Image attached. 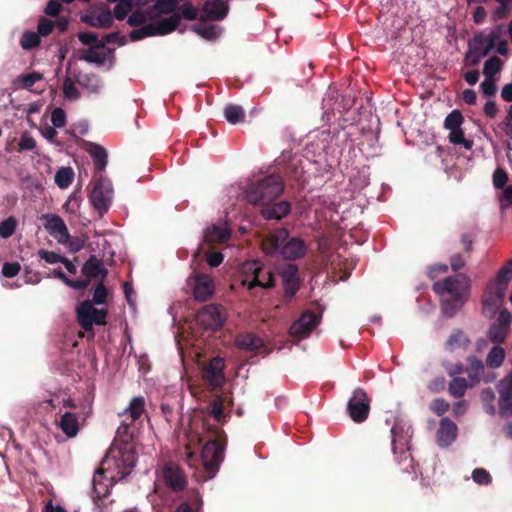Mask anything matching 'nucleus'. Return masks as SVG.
<instances>
[{"label":"nucleus","instance_id":"nucleus-48","mask_svg":"<svg viewBox=\"0 0 512 512\" xmlns=\"http://www.w3.org/2000/svg\"><path fill=\"white\" fill-rule=\"evenodd\" d=\"M512 279V259L509 260L498 272L495 282L508 286Z\"/></svg>","mask_w":512,"mask_h":512},{"label":"nucleus","instance_id":"nucleus-43","mask_svg":"<svg viewBox=\"0 0 512 512\" xmlns=\"http://www.w3.org/2000/svg\"><path fill=\"white\" fill-rule=\"evenodd\" d=\"M507 333L508 331L506 329L496 326L495 324L492 323L488 329L487 337L491 342L495 343L496 345H499L500 343L504 342Z\"/></svg>","mask_w":512,"mask_h":512},{"label":"nucleus","instance_id":"nucleus-17","mask_svg":"<svg viewBox=\"0 0 512 512\" xmlns=\"http://www.w3.org/2000/svg\"><path fill=\"white\" fill-rule=\"evenodd\" d=\"M193 295L198 301L208 300L214 293V281L211 276L198 273L193 276Z\"/></svg>","mask_w":512,"mask_h":512},{"label":"nucleus","instance_id":"nucleus-34","mask_svg":"<svg viewBox=\"0 0 512 512\" xmlns=\"http://www.w3.org/2000/svg\"><path fill=\"white\" fill-rule=\"evenodd\" d=\"M470 344V340L467 335L461 331H454L446 342V348L448 350H454L456 348H466Z\"/></svg>","mask_w":512,"mask_h":512},{"label":"nucleus","instance_id":"nucleus-40","mask_svg":"<svg viewBox=\"0 0 512 512\" xmlns=\"http://www.w3.org/2000/svg\"><path fill=\"white\" fill-rule=\"evenodd\" d=\"M42 78L43 75L41 73L34 71L29 74L18 76L16 83L19 84L21 88L30 90L31 87Z\"/></svg>","mask_w":512,"mask_h":512},{"label":"nucleus","instance_id":"nucleus-26","mask_svg":"<svg viewBox=\"0 0 512 512\" xmlns=\"http://www.w3.org/2000/svg\"><path fill=\"white\" fill-rule=\"evenodd\" d=\"M86 151L92 157L96 171H103L108 163V155L105 148L99 144L88 142L86 144Z\"/></svg>","mask_w":512,"mask_h":512},{"label":"nucleus","instance_id":"nucleus-49","mask_svg":"<svg viewBox=\"0 0 512 512\" xmlns=\"http://www.w3.org/2000/svg\"><path fill=\"white\" fill-rule=\"evenodd\" d=\"M63 93L69 100H78L81 96L72 79L69 77H66L63 81Z\"/></svg>","mask_w":512,"mask_h":512},{"label":"nucleus","instance_id":"nucleus-3","mask_svg":"<svg viewBox=\"0 0 512 512\" xmlns=\"http://www.w3.org/2000/svg\"><path fill=\"white\" fill-rule=\"evenodd\" d=\"M284 188L283 178L278 174H270L249 183L245 196L249 203L263 207L276 201Z\"/></svg>","mask_w":512,"mask_h":512},{"label":"nucleus","instance_id":"nucleus-38","mask_svg":"<svg viewBox=\"0 0 512 512\" xmlns=\"http://www.w3.org/2000/svg\"><path fill=\"white\" fill-rule=\"evenodd\" d=\"M448 140L454 145H463L467 150L473 147V141L465 138L462 128L450 131Z\"/></svg>","mask_w":512,"mask_h":512},{"label":"nucleus","instance_id":"nucleus-35","mask_svg":"<svg viewBox=\"0 0 512 512\" xmlns=\"http://www.w3.org/2000/svg\"><path fill=\"white\" fill-rule=\"evenodd\" d=\"M470 387V383L465 378L462 377H454L453 380L449 383L448 391L449 394L455 398H460L464 396L467 388Z\"/></svg>","mask_w":512,"mask_h":512},{"label":"nucleus","instance_id":"nucleus-10","mask_svg":"<svg viewBox=\"0 0 512 512\" xmlns=\"http://www.w3.org/2000/svg\"><path fill=\"white\" fill-rule=\"evenodd\" d=\"M347 412L355 423H363L370 413V399L363 388H357L347 403Z\"/></svg>","mask_w":512,"mask_h":512},{"label":"nucleus","instance_id":"nucleus-19","mask_svg":"<svg viewBox=\"0 0 512 512\" xmlns=\"http://www.w3.org/2000/svg\"><path fill=\"white\" fill-rule=\"evenodd\" d=\"M506 290V286H504L503 284H499L497 282L488 285L483 294V310H494L495 308H497L501 304L505 296Z\"/></svg>","mask_w":512,"mask_h":512},{"label":"nucleus","instance_id":"nucleus-24","mask_svg":"<svg viewBox=\"0 0 512 512\" xmlns=\"http://www.w3.org/2000/svg\"><path fill=\"white\" fill-rule=\"evenodd\" d=\"M237 348L249 352H256L264 347V341L254 333H241L235 338Z\"/></svg>","mask_w":512,"mask_h":512},{"label":"nucleus","instance_id":"nucleus-50","mask_svg":"<svg viewBox=\"0 0 512 512\" xmlns=\"http://www.w3.org/2000/svg\"><path fill=\"white\" fill-rule=\"evenodd\" d=\"M403 432L404 427L398 423H395L391 428L392 449L394 452L397 448V443L400 445H404L406 443V438L402 435Z\"/></svg>","mask_w":512,"mask_h":512},{"label":"nucleus","instance_id":"nucleus-62","mask_svg":"<svg viewBox=\"0 0 512 512\" xmlns=\"http://www.w3.org/2000/svg\"><path fill=\"white\" fill-rule=\"evenodd\" d=\"M21 266L18 262H7L3 264L2 274L7 278H13L20 272Z\"/></svg>","mask_w":512,"mask_h":512},{"label":"nucleus","instance_id":"nucleus-29","mask_svg":"<svg viewBox=\"0 0 512 512\" xmlns=\"http://www.w3.org/2000/svg\"><path fill=\"white\" fill-rule=\"evenodd\" d=\"M59 426L69 438L75 437L79 432V421L75 413L66 412L60 419Z\"/></svg>","mask_w":512,"mask_h":512},{"label":"nucleus","instance_id":"nucleus-60","mask_svg":"<svg viewBox=\"0 0 512 512\" xmlns=\"http://www.w3.org/2000/svg\"><path fill=\"white\" fill-rule=\"evenodd\" d=\"M508 181V175L502 168H497L493 173V184L495 188L502 189Z\"/></svg>","mask_w":512,"mask_h":512},{"label":"nucleus","instance_id":"nucleus-22","mask_svg":"<svg viewBox=\"0 0 512 512\" xmlns=\"http://www.w3.org/2000/svg\"><path fill=\"white\" fill-rule=\"evenodd\" d=\"M457 436V426L449 418H442L437 430V442L441 447L449 446Z\"/></svg>","mask_w":512,"mask_h":512},{"label":"nucleus","instance_id":"nucleus-57","mask_svg":"<svg viewBox=\"0 0 512 512\" xmlns=\"http://www.w3.org/2000/svg\"><path fill=\"white\" fill-rule=\"evenodd\" d=\"M132 6L129 1H120L115 7H114V16L117 20H124L126 16L128 15L129 11L131 10Z\"/></svg>","mask_w":512,"mask_h":512},{"label":"nucleus","instance_id":"nucleus-23","mask_svg":"<svg viewBox=\"0 0 512 512\" xmlns=\"http://www.w3.org/2000/svg\"><path fill=\"white\" fill-rule=\"evenodd\" d=\"M81 272L88 280L96 279L98 276L100 279L106 280L108 275V270L104 267L102 260L94 255H91L84 263Z\"/></svg>","mask_w":512,"mask_h":512},{"label":"nucleus","instance_id":"nucleus-51","mask_svg":"<svg viewBox=\"0 0 512 512\" xmlns=\"http://www.w3.org/2000/svg\"><path fill=\"white\" fill-rule=\"evenodd\" d=\"M16 220L13 217H8L0 222V237L8 238L12 236L16 230Z\"/></svg>","mask_w":512,"mask_h":512},{"label":"nucleus","instance_id":"nucleus-16","mask_svg":"<svg viewBox=\"0 0 512 512\" xmlns=\"http://www.w3.org/2000/svg\"><path fill=\"white\" fill-rule=\"evenodd\" d=\"M224 367L223 358L214 357L203 369V379L213 388L220 387L224 381Z\"/></svg>","mask_w":512,"mask_h":512},{"label":"nucleus","instance_id":"nucleus-6","mask_svg":"<svg viewBox=\"0 0 512 512\" xmlns=\"http://www.w3.org/2000/svg\"><path fill=\"white\" fill-rule=\"evenodd\" d=\"M278 276L283 287L282 303L289 304L301 287L299 268L296 264H285L278 270Z\"/></svg>","mask_w":512,"mask_h":512},{"label":"nucleus","instance_id":"nucleus-11","mask_svg":"<svg viewBox=\"0 0 512 512\" xmlns=\"http://www.w3.org/2000/svg\"><path fill=\"white\" fill-rule=\"evenodd\" d=\"M224 308L221 305H205L196 315L197 323L206 330L217 331L225 322Z\"/></svg>","mask_w":512,"mask_h":512},{"label":"nucleus","instance_id":"nucleus-59","mask_svg":"<svg viewBox=\"0 0 512 512\" xmlns=\"http://www.w3.org/2000/svg\"><path fill=\"white\" fill-rule=\"evenodd\" d=\"M51 122L54 127L61 128L66 123V114L62 108H55L51 114Z\"/></svg>","mask_w":512,"mask_h":512},{"label":"nucleus","instance_id":"nucleus-2","mask_svg":"<svg viewBox=\"0 0 512 512\" xmlns=\"http://www.w3.org/2000/svg\"><path fill=\"white\" fill-rule=\"evenodd\" d=\"M262 250L267 255L278 253L285 260H298L306 256L308 246L299 237H289V230L277 228L262 240Z\"/></svg>","mask_w":512,"mask_h":512},{"label":"nucleus","instance_id":"nucleus-55","mask_svg":"<svg viewBox=\"0 0 512 512\" xmlns=\"http://www.w3.org/2000/svg\"><path fill=\"white\" fill-rule=\"evenodd\" d=\"M449 408L450 404L442 398H436L430 404V410L437 416L444 415Z\"/></svg>","mask_w":512,"mask_h":512},{"label":"nucleus","instance_id":"nucleus-28","mask_svg":"<svg viewBox=\"0 0 512 512\" xmlns=\"http://www.w3.org/2000/svg\"><path fill=\"white\" fill-rule=\"evenodd\" d=\"M82 21L91 27L109 28L113 23V17L109 10L99 14H90L82 17Z\"/></svg>","mask_w":512,"mask_h":512},{"label":"nucleus","instance_id":"nucleus-5","mask_svg":"<svg viewBox=\"0 0 512 512\" xmlns=\"http://www.w3.org/2000/svg\"><path fill=\"white\" fill-rule=\"evenodd\" d=\"M223 431L219 427L214 428V438L207 440L201 451V459L207 472L214 476L224 458L225 440Z\"/></svg>","mask_w":512,"mask_h":512},{"label":"nucleus","instance_id":"nucleus-45","mask_svg":"<svg viewBox=\"0 0 512 512\" xmlns=\"http://www.w3.org/2000/svg\"><path fill=\"white\" fill-rule=\"evenodd\" d=\"M155 28L154 24L150 23L147 25H143L142 27L131 31L130 39L132 41H138L145 37L155 36Z\"/></svg>","mask_w":512,"mask_h":512},{"label":"nucleus","instance_id":"nucleus-54","mask_svg":"<svg viewBox=\"0 0 512 512\" xmlns=\"http://www.w3.org/2000/svg\"><path fill=\"white\" fill-rule=\"evenodd\" d=\"M473 480L480 485H488L492 482V477L484 468H476L472 472Z\"/></svg>","mask_w":512,"mask_h":512},{"label":"nucleus","instance_id":"nucleus-13","mask_svg":"<svg viewBox=\"0 0 512 512\" xmlns=\"http://www.w3.org/2000/svg\"><path fill=\"white\" fill-rule=\"evenodd\" d=\"M44 220V228L48 233L58 240L60 243H65L70 238L68 228L64 220L56 214H43L41 217Z\"/></svg>","mask_w":512,"mask_h":512},{"label":"nucleus","instance_id":"nucleus-12","mask_svg":"<svg viewBox=\"0 0 512 512\" xmlns=\"http://www.w3.org/2000/svg\"><path fill=\"white\" fill-rule=\"evenodd\" d=\"M468 366L465 369L467 373L470 387L483 381L485 383H492L496 379V375L493 372H486L483 362L475 356L467 358Z\"/></svg>","mask_w":512,"mask_h":512},{"label":"nucleus","instance_id":"nucleus-20","mask_svg":"<svg viewBox=\"0 0 512 512\" xmlns=\"http://www.w3.org/2000/svg\"><path fill=\"white\" fill-rule=\"evenodd\" d=\"M500 37V31L494 30L489 34L479 33L474 36L470 46L476 51L481 52L482 55H487L496 45Z\"/></svg>","mask_w":512,"mask_h":512},{"label":"nucleus","instance_id":"nucleus-14","mask_svg":"<svg viewBox=\"0 0 512 512\" xmlns=\"http://www.w3.org/2000/svg\"><path fill=\"white\" fill-rule=\"evenodd\" d=\"M319 317L312 311L303 312L298 320L290 327L289 333L293 337L305 338L318 325Z\"/></svg>","mask_w":512,"mask_h":512},{"label":"nucleus","instance_id":"nucleus-58","mask_svg":"<svg viewBox=\"0 0 512 512\" xmlns=\"http://www.w3.org/2000/svg\"><path fill=\"white\" fill-rule=\"evenodd\" d=\"M55 26V23L50 20V19H47L45 17H41L39 19V23H38V35L39 36H48L52 31H53V28Z\"/></svg>","mask_w":512,"mask_h":512},{"label":"nucleus","instance_id":"nucleus-30","mask_svg":"<svg viewBox=\"0 0 512 512\" xmlns=\"http://www.w3.org/2000/svg\"><path fill=\"white\" fill-rule=\"evenodd\" d=\"M74 79L79 86L88 90L90 93H98L100 85L98 77L93 73L78 72Z\"/></svg>","mask_w":512,"mask_h":512},{"label":"nucleus","instance_id":"nucleus-61","mask_svg":"<svg viewBox=\"0 0 512 512\" xmlns=\"http://www.w3.org/2000/svg\"><path fill=\"white\" fill-rule=\"evenodd\" d=\"M38 255L41 259H43L45 262H47L49 264L61 263V260L63 257L53 251H48L45 249H40L38 251Z\"/></svg>","mask_w":512,"mask_h":512},{"label":"nucleus","instance_id":"nucleus-46","mask_svg":"<svg viewBox=\"0 0 512 512\" xmlns=\"http://www.w3.org/2000/svg\"><path fill=\"white\" fill-rule=\"evenodd\" d=\"M105 280L100 279L93 293L92 304L102 305L107 301V289L104 284Z\"/></svg>","mask_w":512,"mask_h":512},{"label":"nucleus","instance_id":"nucleus-1","mask_svg":"<svg viewBox=\"0 0 512 512\" xmlns=\"http://www.w3.org/2000/svg\"><path fill=\"white\" fill-rule=\"evenodd\" d=\"M137 453L130 443H123L119 447H111L105 459L102 462V468L98 469L93 477L94 492L100 498L103 492L97 489V475L101 476L104 469L116 470V474L111 475V479L122 480L126 478L136 465Z\"/></svg>","mask_w":512,"mask_h":512},{"label":"nucleus","instance_id":"nucleus-36","mask_svg":"<svg viewBox=\"0 0 512 512\" xmlns=\"http://www.w3.org/2000/svg\"><path fill=\"white\" fill-rule=\"evenodd\" d=\"M73 179L74 171L71 167H62L55 174V183L62 189L69 187Z\"/></svg>","mask_w":512,"mask_h":512},{"label":"nucleus","instance_id":"nucleus-41","mask_svg":"<svg viewBox=\"0 0 512 512\" xmlns=\"http://www.w3.org/2000/svg\"><path fill=\"white\" fill-rule=\"evenodd\" d=\"M193 31L206 40H214L218 37L216 25L196 24L193 26Z\"/></svg>","mask_w":512,"mask_h":512},{"label":"nucleus","instance_id":"nucleus-21","mask_svg":"<svg viewBox=\"0 0 512 512\" xmlns=\"http://www.w3.org/2000/svg\"><path fill=\"white\" fill-rule=\"evenodd\" d=\"M291 212V204L288 201L272 202L264 205L261 215L266 220H281Z\"/></svg>","mask_w":512,"mask_h":512},{"label":"nucleus","instance_id":"nucleus-56","mask_svg":"<svg viewBox=\"0 0 512 512\" xmlns=\"http://www.w3.org/2000/svg\"><path fill=\"white\" fill-rule=\"evenodd\" d=\"M35 147V139L28 132H23L18 143V152L33 150Z\"/></svg>","mask_w":512,"mask_h":512},{"label":"nucleus","instance_id":"nucleus-32","mask_svg":"<svg viewBox=\"0 0 512 512\" xmlns=\"http://www.w3.org/2000/svg\"><path fill=\"white\" fill-rule=\"evenodd\" d=\"M505 356L504 348L500 345H494L486 356L485 364L489 369H498L503 365Z\"/></svg>","mask_w":512,"mask_h":512},{"label":"nucleus","instance_id":"nucleus-42","mask_svg":"<svg viewBox=\"0 0 512 512\" xmlns=\"http://www.w3.org/2000/svg\"><path fill=\"white\" fill-rule=\"evenodd\" d=\"M40 44V36L33 31H26L20 39V45L24 50H30Z\"/></svg>","mask_w":512,"mask_h":512},{"label":"nucleus","instance_id":"nucleus-52","mask_svg":"<svg viewBox=\"0 0 512 512\" xmlns=\"http://www.w3.org/2000/svg\"><path fill=\"white\" fill-rule=\"evenodd\" d=\"M103 46L104 43H99L95 45V47L89 48L86 54L82 57V59L90 63L102 64L104 62V56L100 54L96 49L102 48Z\"/></svg>","mask_w":512,"mask_h":512},{"label":"nucleus","instance_id":"nucleus-33","mask_svg":"<svg viewBox=\"0 0 512 512\" xmlns=\"http://www.w3.org/2000/svg\"><path fill=\"white\" fill-rule=\"evenodd\" d=\"M224 116L230 124L235 125L244 121L245 111L240 105L228 104L224 108Z\"/></svg>","mask_w":512,"mask_h":512},{"label":"nucleus","instance_id":"nucleus-4","mask_svg":"<svg viewBox=\"0 0 512 512\" xmlns=\"http://www.w3.org/2000/svg\"><path fill=\"white\" fill-rule=\"evenodd\" d=\"M242 285L245 286L252 296H257L259 290L270 291L276 287V271L259 260L247 262L244 267Z\"/></svg>","mask_w":512,"mask_h":512},{"label":"nucleus","instance_id":"nucleus-53","mask_svg":"<svg viewBox=\"0 0 512 512\" xmlns=\"http://www.w3.org/2000/svg\"><path fill=\"white\" fill-rule=\"evenodd\" d=\"M499 414L504 418L512 415V397L499 394Z\"/></svg>","mask_w":512,"mask_h":512},{"label":"nucleus","instance_id":"nucleus-37","mask_svg":"<svg viewBox=\"0 0 512 512\" xmlns=\"http://www.w3.org/2000/svg\"><path fill=\"white\" fill-rule=\"evenodd\" d=\"M464 122V117L462 113L455 109L451 113H449L444 120V128L452 131L461 128V125Z\"/></svg>","mask_w":512,"mask_h":512},{"label":"nucleus","instance_id":"nucleus-8","mask_svg":"<svg viewBox=\"0 0 512 512\" xmlns=\"http://www.w3.org/2000/svg\"><path fill=\"white\" fill-rule=\"evenodd\" d=\"M113 188L111 181L104 176H100L94 183L90 193V201L93 207L102 216L111 205Z\"/></svg>","mask_w":512,"mask_h":512},{"label":"nucleus","instance_id":"nucleus-7","mask_svg":"<svg viewBox=\"0 0 512 512\" xmlns=\"http://www.w3.org/2000/svg\"><path fill=\"white\" fill-rule=\"evenodd\" d=\"M160 477L165 487L175 494L187 488L188 481L184 471L173 461H168L161 467Z\"/></svg>","mask_w":512,"mask_h":512},{"label":"nucleus","instance_id":"nucleus-63","mask_svg":"<svg viewBox=\"0 0 512 512\" xmlns=\"http://www.w3.org/2000/svg\"><path fill=\"white\" fill-rule=\"evenodd\" d=\"M209 413L217 420L221 421L224 418L223 403L221 400L213 401L209 407Z\"/></svg>","mask_w":512,"mask_h":512},{"label":"nucleus","instance_id":"nucleus-15","mask_svg":"<svg viewBox=\"0 0 512 512\" xmlns=\"http://www.w3.org/2000/svg\"><path fill=\"white\" fill-rule=\"evenodd\" d=\"M460 278L466 279L463 274L457 276H449L441 281H436L432 285V290L437 295L447 293L454 299V301H462L463 295L460 292Z\"/></svg>","mask_w":512,"mask_h":512},{"label":"nucleus","instance_id":"nucleus-18","mask_svg":"<svg viewBox=\"0 0 512 512\" xmlns=\"http://www.w3.org/2000/svg\"><path fill=\"white\" fill-rule=\"evenodd\" d=\"M229 11V5L224 0H207L203 5L204 16H201V20L221 21L223 20Z\"/></svg>","mask_w":512,"mask_h":512},{"label":"nucleus","instance_id":"nucleus-27","mask_svg":"<svg viewBox=\"0 0 512 512\" xmlns=\"http://www.w3.org/2000/svg\"><path fill=\"white\" fill-rule=\"evenodd\" d=\"M231 237V230L227 226L212 225L205 231L204 238L208 243H225Z\"/></svg>","mask_w":512,"mask_h":512},{"label":"nucleus","instance_id":"nucleus-39","mask_svg":"<svg viewBox=\"0 0 512 512\" xmlns=\"http://www.w3.org/2000/svg\"><path fill=\"white\" fill-rule=\"evenodd\" d=\"M502 67V61L499 57H490L484 63L483 74L487 78H493L494 75L500 72Z\"/></svg>","mask_w":512,"mask_h":512},{"label":"nucleus","instance_id":"nucleus-47","mask_svg":"<svg viewBox=\"0 0 512 512\" xmlns=\"http://www.w3.org/2000/svg\"><path fill=\"white\" fill-rule=\"evenodd\" d=\"M463 303V300L462 301H454V299L452 297H450L449 299H444L442 301V313L448 317V318H451L453 317L459 306Z\"/></svg>","mask_w":512,"mask_h":512},{"label":"nucleus","instance_id":"nucleus-9","mask_svg":"<svg viewBox=\"0 0 512 512\" xmlns=\"http://www.w3.org/2000/svg\"><path fill=\"white\" fill-rule=\"evenodd\" d=\"M77 321L85 331H92L93 325H105L107 310L93 307L90 300H85L76 309Z\"/></svg>","mask_w":512,"mask_h":512},{"label":"nucleus","instance_id":"nucleus-44","mask_svg":"<svg viewBox=\"0 0 512 512\" xmlns=\"http://www.w3.org/2000/svg\"><path fill=\"white\" fill-rule=\"evenodd\" d=\"M153 9L157 10L160 15L173 13L177 7V0H154Z\"/></svg>","mask_w":512,"mask_h":512},{"label":"nucleus","instance_id":"nucleus-64","mask_svg":"<svg viewBox=\"0 0 512 512\" xmlns=\"http://www.w3.org/2000/svg\"><path fill=\"white\" fill-rule=\"evenodd\" d=\"M499 394L512 397V373L508 374L500 381Z\"/></svg>","mask_w":512,"mask_h":512},{"label":"nucleus","instance_id":"nucleus-25","mask_svg":"<svg viewBox=\"0 0 512 512\" xmlns=\"http://www.w3.org/2000/svg\"><path fill=\"white\" fill-rule=\"evenodd\" d=\"M145 412V399L143 396H137L131 399L128 407L121 414L130 418V423L123 422L125 430L128 429L129 425L134 421L138 420Z\"/></svg>","mask_w":512,"mask_h":512},{"label":"nucleus","instance_id":"nucleus-31","mask_svg":"<svg viewBox=\"0 0 512 512\" xmlns=\"http://www.w3.org/2000/svg\"><path fill=\"white\" fill-rule=\"evenodd\" d=\"M180 23L179 13H174L166 19L154 24L156 35H167L177 29Z\"/></svg>","mask_w":512,"mask_h":512}]
</instances>
